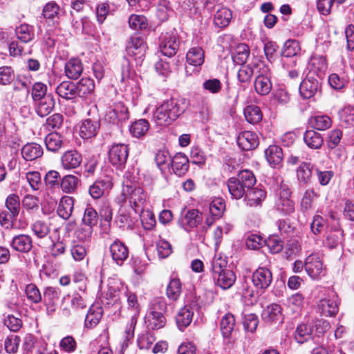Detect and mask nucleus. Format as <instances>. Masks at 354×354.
<instances>
[{"label": "nucleus", "mask_w": 354, "mask_h": 354, "mask_svg": "<svg viewBox=\"0 0 354 354\" xmlns=\"http://www.w3.org/2000/svg\"><path fill=\"white\" fill-rule=\"evenodd\" d=\"M187 106L185 98L167 100L154 111L153 120L160 126L170 124L185 112Z\"/></svg>", "instance_id": "nucleus-1"}, {"label": "nucleus", "mask_w": 354, "mask_h": 354, "mask_svg": "<svg viewBox=\"0 0 354 354\" xmlns=\"http://www.w3.org/2000/svg\"><path fill=\"white\" fill-rule=\"evenodd\" d=\"M147 195L143 189L136 185H126L123 187L120 198V203L129 201L130 207L133 211L139 214L144 208L147 201Z\"/></svg>", "instance_id": "nucleus-2"}, {"label": "nucleus", "mask_w": 354, "mask_h": 354, "mask_svg": "<svg viewBox=\"0 0 354 354\" xmlns=\"http://www.w3.org/2000/svg\"><path fill=\"white\" fill-rule=\"evenodd\" d=\"M328 220V231L326 232L325 244L329 248H335L343 239V231L341 228L339 218L334 212H330Z\"/></svg>", "instance_id": "nucleus-3"}, {"label": "nucleus", "mask_w": 354, "mask_h": 354, "mask_svg": "<svg viewBox=\"0 0 354 354\" xmlns=\"http://www.w3.org/2000/svg\"><path fill=\"white\" fill-rule=\"evenodd\" d=\"M291 194L288 185H281L277 194L275 208L283 215H290L295 212V202L291 199Z\"/></svg>", "instance_id": "nucleus-4"}, {"label": "nucleus", "mask_w": 354, "mask_h": 354, "mask_svg": "<svg viewBox=\"0 0 354 354\" xmlns=\"http://www.w3.org/2000/svg\"><path fill=\"white\" fill-rule=\"evenodd\" d=\"M317 311L326 317H332L338 312V299L337 294L330 290H324L322 298L317 302Z\"/></svg>", "instance_id": "nucleus-5"}, {"label": "nucleus", "mask_w": 354, "mask_h": 354, "mask_svg": "<svg viewBox=\"0 0 354 354\" xmlns=\"http://www.w3.org/2000/svg\"><path fill=\"white\" fill-rule=\"evenodd\" d=\"M129 156V147L124 144H114L109 150V161L117 169L122 171Z\"/></svg>", "instance_id": "nucleus-6"}, {"label": "nucleus", "mask_w": 354, "mask_h": 354, "mask_svg": "<svg viewBox=\"0 0 354 354\" xmlns=\"http://www.w3.org/2000/svg\"><path fill=\"white\" fill-rule=\"evenodd\" d=\"M147 45L140 37H132L126 46L127 55L133 58L137 64L142 63L145 55Z\"/></svg>", "instance_id": "nucleus-7"}, {"label": "nucleus", "mask_w": 354, "mask_h": 354, "mask_svg": "<svg viewBox=\"0 0 354 354\" xmlns=\"http://www.w3.org/2000/svg\"><path fill=\"white\" fill-rule=\"evenodd\" d=\"M129 119L127 108L121 102L110 106L106 112L105 120L113 124L122 125Z\"/></svg>", "instance_id": "nucleus-8"}, {"label": "nucleus", "mask_w": 354, "mask_h": 354, "mask_svg": "<svg viewBox=\"0 0 354 354\" xmlns=\"http://www.w3.org/2000/svg\"><path fill=\"white\" fill-rule=\"evenodd\" d=\"M159 47L163 55L169 57L175 55L179 48V40L176 34L167 32L162 35Z\"/></svg>", "instance_id": "nucleus-9"}, {"label": "nucleus", "mask_w": 354, "mask_h": 354, "mask_svg": "<svg viewBox=\"0 0 354 354\" xmlns=\"http://www.w3.org/2000/svg\"><path fill=\"white\" fill-rule=\"evenodd\" d=\"M304 267L308 274L313 279H318L325 274L322 261L317 254L306 257Z\"/></svg>", "instance_id": "nucleus-10"}, {"label": "nucleus", "mask_w": 354, "mask_h": 354, "mask_svg": "<svg viewBox=\"0 0 354 354\" xmlns=\"http://www.w3.org/2000/svg\"><path fill=\"white\" fill-rule=\"evenodd\" d=\"M252 281L256 288L264 290L270 286L272 281V274L268 268L259 267L253 272Z\"/></svg>", "instance_id": "nucleus-11"}, {"label": "nucleus", "mask_w": 354, "mask_h": 354, "mask_svg": "<svg viewBox=\"0 0 354 354\" xmlns=\"http://www.w3.org/2000/svg\"><path fill=\"white\" fill-rule=\"evenodd\" d=\"M11 248L20 253H28L32 248V240L30 236L20 234L14 236L10 241Z\"/></svg>", "instance_id": "nucleus-12"}, {"label": "nucleus", "mask_w": 354, "mask_h": 354, "mask_svg": "<svg viewBox=\"0 0 354 354\" xmlns=\"http://www.w3.org/2000/svg\"><path fill=\"white\" fill-rule=\"evenodd\" d=\"M236 141L239 147L243 151L254 149L259 145L257 134L250 131H245L239 133Z\"/></svg>", "instance_id": "nucleus-13"}, {"label": "nucleus", "mask_w": 354, "mask_h": 354, "mask_svg": "<svg viewBox=\"0 0 354 354\" xmlns=\"http://www.w3.org/2000/svg\"><path fill=\"white\" fill-rule=\"evenodd\" d=\"M202 214L198 210L192 209L188 210L179 220L180 225L186 230L190 231L196 227L202 221Z\"/></svg>", "instance_id": "nucleus-14"}, {"label": "nucleus", "mask_w": 354, "mask_h": 354, "mask_svg": "<svg viewBox=\"0 0 354 354\" xmlns=\"http://www.w3.org/2000/svg\"><path fill=\"white\" fill-rule=\"evenodd\" d=\"M82 161V156L76 150H68L63 153L61 157L62 167L66 170L77 168Z\"/></svg>", "instance_id": "nucleus-15"}, {"label": "nucleus", "mask_w": 354, "mask_h": 354, "mask_svg": "<svg viewBox=\"0 0 354 354\" xmlns=\"http://www.w3.org/2000/svg\"><path fill=\"white\" fill-rule=\"evenodd\" d=\"M110 252L113 260L118 264L122 265L129 257V249L124 243L115 240L110 245Z\"/></svg>", "instance_id": "nucleus-16"}, {"label": "nucleus", "mask_w": 354, "mask_h": 354, "mask_svg": "<svg viewBox=\"0 0 354 354\" xmlns=\"http://www.w3.org/2000/svg\"><path fill=\"white\" fill-rule=\"evenodd\" d=\"M318 88V81L313 77L308 75L301 82L299 93L304 98L308 99L316 93Z\"/></svg>", "instance_id": "nucleus-17"}, {"label": "nucleus", "mask_w": 354, "mask_h": 354, "mask_svg": "<svg viewBox=\"0 0 354 354\" xmlns=\"http://www.w3.org/2000/svg\"><path fill=\"white\" fill-rule=\"evenodd\" d=\"M247 192L245 196V201L247 205L250 207H256L260 205L266 197V192L264 189L259 187H252L246 189Z\"/></svg>", "instance_id": "nucleus-18"}, {"label": "nucleus", "mask_w": 354, "mask_h": 354, "mask_svg": "<svg viewBox=\"0 0 354 354\" xmlns=\"http://www.w3.org/2000/svg\"><path fill=\"white\" fill-rule=\"evenodd\" d=\"M57 94L66 100H73L77 95L76 84L71 81L61 82L55 89Z\"/></svg>", "instance_id": "nucleus-19"}, {"label": "nucleus", "mask_w": 354, "mask_h": 354, "mask_svg": "<svg viewBox=\"0 0 354 354\" xmlns=\"http://www.w3.org/2000/svg\"><path fill=\"white\" fill-rule=\"evenodd\" d=\"M189 159L183 153H176L171 160V167L174 172L180 176L189 169Z\"/></svg>", "instance_id": "nucleus-20"}, {"label": "nucleus", "mask_w": 354, "mask_h": 354, "mask_svg": "<svg viewBox=\"0 0 354 354\" xmlns=\"http://www.w3.org/2000/svg\"><path fill=\"white\" fill-rule=\"evenodd\" d=\"M80 185V179L75 175L68 174L60 179V188L66 194L75 193Z\"/></svg>", "instance_id": "nucleus-21"}, {"label": "nucleus", "mask_w": 354, "mask_h": 354, "mask_svg": "<svg viewBox=\"0 0 354 354\" xmlns=\"http://www.w3.org/2000/svg\"><path fill=\"white\" fill-rule=\"evenodd\" d=\"M213 278L217 286L224 290L231 288L236 281L234 272L229 269L213 275Z\"/></svg>", "instance_id": "nucleus-22"}, {"label": "nucleus", "mask_w": 354, "mask_h": 354, "mask_svg": "<svg viewBox=\"0 0 354 354\" xmlns=\"http://www.w3.org/2000/svg\"><path fill=\"white\" fill-rule=\"evenodd\" d=\"M36 103V112L40 117L48 115L55 107V100L51 94L38 100Z\"/></svg>", "instance_id": "nucleus-23"}, {"label": "nucleus", "mask_w": 354, "mask_h": 354, "mask_svg": "<svg viewBox=\"0 0 354 354\" xmlns=\"http://www.w3.org/2000/svg\"><path fill=\"white\" fill-rule=\"evenodd\" d=\"M42 147L35 142L27 143L21 149L22 157L27 161L35 160L43 154Z\"/></svg>", "instance_id": "nucleus-24"}, {"label": "nucleus", "mask_w": 354, "mask_h": 354, "mask_svg": "<svg viewBox=\"0 0 354 354\" xmlns=\"http://www.w3.org/2000/svg\"><path fill=\"white\" fill-rule=\"evenodd\" d=\"M100 129V123L91 119L82 121L80 127V136L84 139H88L96 136Z\"/></svg>", "instance_id": "nucleus-25"}, {"label": "nucleus", "mask_w": 354, "mask_h": 354, "mask_svg": "<svg viewBox=\"0 0 354 354\" xmlns=\"http://www.w3.org/2000/svg\"><path fill=\"white\" fill-rule=\"evenodd\" d=\"M73 208V198L69 196H64L59 201L57 212L59 217L64 220H67L71 216Z\"/></svg>", "instance_id": "nucleus-26"}, {"label": "nucleus", "mask_w": 354, "mask_h": 354, "mask_svg": "<svg viewBox=\"0 0 354 354\" xmlns=\"http://www.w3.org/2000/svg\"><path fill=\"white\" fill-rule=\"evenodd\" d=\"M267 161L272 167H280L283 160V151L277 145H270L265 151Z\"/></svg>", "instance_id": "nucleus-27"}, {"label": "nucleus", "mask_w": 354, "mask_h": 354, "mask_svg": "<svg viewBox=\"0 0 354 354\" xmlns=\"http://www.w3.org/2000/svg\"><path fill=\"white\" fill-rule=\"evenodd\" d=\"M79 291H75L71 297V308L75 310L84 309L86 307V286L82 283L78 286Z\"/></svg>", "instance_id": "nucleus-28"}, {"label": "nucleus", "mask_w": 354, "mask_h": 354, "mask_svg": "<svg viewBox=\"0 0 354 354\" xmlns=\"http://www.w3.org/2000/svg\"><path fill=\"white\" fill-rule=\"evenodd\" d=\"M333 124L332 119L327 115H315L309 119L310 126L317 131H326Z\"/></svg>", "instance_id": "nucleus-29"}, {"label": "nucleus", "mask_w": 354, "mask_h": 354, "mask_svg": "<svg viewBox=\"0 0 354 354\" xmlns=\"http://www.w3.org/2000/svg\"><path fill=\"white\" fill-rule=\"evenodd\" d=\"M304 141L310 149H318L324 143L322 136L315 129L307 130L304 134Z\"/></svg>", "instance_id": "nucleus-30"}, {"label": "nucleus", "mask_w": 354, "mask_h": 354, "mask_svg": "<svg viewBox=\"0 0 354 354\" xmlns=\"http://www.w3.org/2000/svg\"><path fill=\"white\" fill-rule=\"evenodd\" d=\"M102 314L103 310L100 306H91L88 309L85 318V326L87 328H93L95 327L102 319Z\"/></svg>", "instance_id": "nucleus-31"}, {"label": "nucleus", "mask_w": 354, "mask_h": 354, "mask_svg": "<svg viewBox=\"0 0 354 354\" xmlns=\"http://www.w3.org/2000/svg\"><path fill=\"white\" fill-rule=\"evenodd\" d=\"M194 313L187 306L180 308L176 316V322L178 328L183 330L189 326L192 321Z\"/></svg>", "instance_id": "nucleus-32"}, {"label": "nucleus", "mask_w": 354, "mask_h": 354, "mask_svg": "<svg viewBox=\"0 0 354 354\" xmlns=\"http://www.w3.org/2000/svg\"><path fill=\"white\" fill-rule=\"evenodd\" d=\"M204 51L201 47H192L187 53L186 60L190 65L200 66L204 63Z\"/></svg>", "instance_id": "nucleus-33"}, {"label": "nucleus", "mask_w": 354, "mask_h": 354, "mask_svg": "<svg viewBox=\"0 0 354 354\" xmlns=\"http://www.w3.org/2000/svg\"><path fill=\"white\" fill-rule=\"evenodd\" d=\"M149 326L152 330H158L163 328L166 324V318L162 312H158L154 307L147 316Z\"/></svg>", "instance_id": "nucleus-34"}, {"label": "nucleus", "mask_w": 354, "mask_h": 354, "mask_svg": "<svg viewBox=\"0 0 354 354\" xmlns=\"http://www.w3.org/2000/svg\"><path fill=\"white\" fill-rule=\"evenodd\" d=\"M171 160V156L167 150H159L155 156L156 163L162 173L169 171Z\"/></svg>", "instance_id": "nucleus-35"}, {"label": "nucleus", "mask_w": 354, "mask_h": 354, "mask_svg": "<svg viewBox=\"0 0 354 354\" xmlns=\"http://www.w3.org/2000/svg\"><path fill=\"white\" fill-rule=\"evenodd\" d=\"M83 71L82 63L78 59H71L66 64L65 73L66 76L72 80L80 77Z\"/></svg>", "instance_id": "nucleus-36"}, {"label": "nucleus", "mask_w": 354, "mask_h": 354, "mask_svg": "<svg viewBox=\"0 0 354 354\" xmlns=\"http://www.w3.org/2000/svg\"><path fill=\"white\" fill-rule=\"evenodd\" d=\"M112 183L110 180H97L89 187V194L94 199L100 198L104 192L111 189Z\"/></svg>", "instance_id": "nucleus-37"}, {"label": "nucleus", "mask_w": 354, "mask_h": 354, "mask_svg": "<svg viewBox=\"0 0 354 354\" xmlns=\"http://www.w3.org/2000/svg\"><path fill=\"white\" fill-rule=\"evenodd\" d=\"M232 18V11L230 9L223 7L216 12L214 21L216 26L219 28H225L229 25Z\"/></svg>", "instance_id": "nucleus-38"}, {"label": "nucleus", "mask_w": 354, "mask_h": 354, "mask_svg": "<svg viewBox=\"0 0 354 354\" xmlns=\"http://www.w3.org/2000/svg\"><path fill=\"white\" fill-rule=\"evenodd\" d=\"M229 192L232 197L235 199H240L245 196L247 192L246 188L234 177L230 178L227 183Z\"/></svg>", "instance_id": "nucleus-39"}, {"label": "nucleus", "mask_w": 354, "mask_h": 354, "mask_svg": "<svg viewBox=\"0 0 354 354\" xmlns=\"http://www.w3.org/2000/svg\"><path fill=\"white\" fill-rule=\"evenodd\" d=\"M254 86L256 92L261 95H268L272 90L270 80L262 75L256 77Z\"/></svg>", "instance_id": "nucleus-40"}, {"label": "nucleus", "mask_w": 354, "mask_h": 354, "mask_svg": "<svg viewBox=\"0 0 354 354\" xmlns=\"http://www.w3.org/2000/svg\"><path fill=\"white\" fill-rule=\"evenodd\" d=\"M281 317V308L277 304H272L268 306L262 313L263 320L270 323L279 320Z\"/></svg>", "instance_id": "nucleus-41"}, {"label": "nucleus", "mask_w": 354, "mask_h": 354, "mask_svg": "<svg viewBox=\"0 0 354 354\" xmlns=\"http://www.w3.org/2000/svg\"><path fill=\"white\" fill-rule=\"evenodd\" d=\"M17 38L23 43L31 41L35 38L34 27L28 24H21L15 30Z\"/></svg>", "instance_id": "nucleus-42"}, {"label": "nucleus", "mask_w": 354, "mask_h": 354, "mask_svg": "<svg viewBox=\"0 0 354 354\" xmlns=\"http://www.w3.org/2000/svg\"><path fill=\"white\" fill-rule=\"evenodd\" d=\"M304 297L300 293L292 295L287 299V309L292 315H299L304 304Z\"/></svg>", "instance_id": "nucleus-43"}, {"label": "nucleus", "mask_w": 354, "mask_h": 354, "mask_svg": "<svg viewBox=\"0 0 354 354\" xmlns=\"http://www.w3.org/2000/svg\"><path fill=\"white\" fill-rule=\"evenodd\" d=\"M235 319L232 314L227 313L221 319L220 328L222 335L225 338H228L234 328Z\"/></svg>", "instance_id": "nucleus-44"}, {"label": "nucleus", "mask_w": 354, "mask_h": 354, "mask_svg": "<svg viewBox=\"0 0 354 354\" xmlns=\"http://www.w3.org/2000/svg\"><path fill=\"white\" fill-rule=\"evenodd\" d=\"M245 120L250 124H257L262 120L260 108L256 105L247 106L243 111Z\"/></svg>", "instance_id": "nucleus-45"}, {"label": "nucleus", "mask_w": 354, "mask_h": 354, "mask_svg": "<svg viewBox=\"0 0 354 354\" xmlns=\"http://www.w3.org/2000/svg\"><path fill=\"white\" fill-rule=\"evenodd\" d=\"M59 6L54 1L47 3L43 8L42 15L44 19L53 21V23L59 19Z\"/></svg>", "instance_id": "nucleus-46"}, {"label": "nucleus", "mask_w": 354, "mask_h": 354, "mask_svg": "<svg viewBox=\"0 0 354 354\" xmlns=\"http://www.w3.org/2000/svg\"><path fill=\"white\" fill-rule=\"evenodd\" d=\"M149 124L147 120L140 119L133 122L130 127L129 131L133 137L141 138L144 136L149 131Z\"/></svg>", "instance_id": "nucleus-47"}, {"label": "nucleus", "mask_w": 354, "mask_h": 354, "mask_svg": "<svg viewBox=\"0 0 354 354\" xmlns=\"http://www.w3.org/2000/svg\"><path fill=\"white\" fill-rule=\"evenodd\" d=\"M313 166L308 162H302L297 169V176L300 184H308L312 177Z\"/></svg>", "instance_id": "nucleus-48"}, {"label": "nucleus", "mask_w": 354, "mask_h": 354, "mask_svg": "<svg viewBox=\"0 0 354 354\" xmlns=\"http://www.w3.org/2000/svg\"><path fill=\"white\" fill-rule=\"evenodd\" d=\"M182 292V284L179 279H171L167 285L166 294L167 297L172 301L178 299Z\"/></svg>", "instance_id": "nucleus-49"}, {"label": "nucleus", "mask_w": 354, "mask_h": 354, "mask_svg": "<svg viewBox=\"0 0 354 354\" xmlns=\"http://www.w3.org/2000/svg\"><path fill=\"white\" fill-rule=\"evenodd\" d=\"M45 144L48 150L53 152L57 151L62 147V138L57 132L50 133L46 137Z\"/></svg>", "instance_id": "nucleus-50"}, {"label": "nucleus", "mask_w": 354, "mask_h": 354, "mask_svg": "<svg viewBox=\"0 0 354 354\" xmlns=\"http://www.w3.org/2000/svg\"><path fill=\"white\" fill-rule=\"evenodd\" d=\"M98 214L97 211L90 205H86L84 210L81 222L84 225L95 227L98 223Z\"/></svg>", "instance_id": "nucleus-51"}, {"label": "nucleus", "mask_w": 354, "mask_h": 354, "mask_svg": "<svg viewBox=\"0 0 354 354\" xmlns=\"http://www.w3.org/2000/svg\"><path fill=\"white\" fill-rule=\"evenodd\" d=\"M76 84L77 95L84 97L91 94L95 88L93 80L88 77L82 78Z\"/></svg>", "instance_id": "nucleus-52"}, {"label": "nucleus", "mask_w": 354, "mask_h": 354, "mask_svg": "<svg viewBox=\"0 0 354 354\" xmlns=\"http://www.w3.org/2000/svg\"><path fill=\"white\" fill-rule=\"evenodd\" d=\"M61 290L57 287L48 286L44 289V301L48 305H53L60 297Z\"/></svg>", "instance_id": "nucleus-53"}, {"label": "nucleus", "mask_w": 354, "mask_h": 354, "mask_svg": "<svg viewBox=\"0 0 354 354\" xmlns=\"http://www.w3.org/2000/svg\"><path fill=\"white\" fill-rule=\"evenodd\" d=\"M6 207L12 214L14 218L19 215L20 212V198L15 194H10L6 200Z\"/></svg>", "instance_id": "nucleus-54"}, {"label": "nucleus", "mask_w": 354, "mask_h": 354, "mask_svg": "<svg viewBox=\"0 0 354 354\" xmlns=\"http://www.w3.org/2000/svg\"><path fill=\"white\" fill-rule=\"evenodd\" d=\"M59 348L65 353L72 354L77 351V343L73 336L67 335L60 340Z\"/></svg>", "instance_id": "nucleus-55"}, {"label": "nucleus", "mask_w": 354, "mask_h": 354, "mask_svg": "<svg viewBox=\"0 0 354 354\" xmlns=\"http://www.w3.org/2000/svg\"><path fill=\"white\" fill-rule=\"evenodd\" d=\"M236 178L246 189L254 187L257 181L253 173L248 169L241 171Z\"/></svg>", "instance_id": "nucleus-56"}, {"label": "nucleus", "mask_w": 354, "mask_h": 354, "mask_svg": "<svg viewBox=\"0 0 354 354\" xmlns=\"http://www.w3.org/2000/svg\"><path fill=\"white\" fill-rule=\"evenodd\" d=\"M301 50L300 45L298 41L295 39H288L283 45L282 55L286 57L297 56Z\"/></svg>", "instance_id": "nucleus-57"}, {"label": "nucleus", "mask_w": 354, "mask_h": 354, "mask_svg": "<svg viewBox=\"0 0 354 354\" xmlns=\"http://www.w3.org/2000/svg\"><path fill=\"white\" fill-rule=\"evenodd\" d=\"M250 55L248 47L245 44H241L237 46L235 52L232 55V59L236 64L243 65Z\"/></svg>", "instance_id": "nucleus-58"}, {"label": "nucleus", "mask_w": 354, "mask_h": 354, "mask_svg": "<svg viewBox=\"0 0 354 354\" xmlns=\"http://www.w3.org/2000/svg\"><path fill=\"white\" fill-rule=\"evenodd\" d=\"M127 302L129 308L132 310V315L131 318V326L136 325L137 317L139 314V304L138 302L137 296L134 293L127 292Z\"/></svg>", "instance_id": "nucleus-59"}, {"label": "nucleus", "mask_w": 354, "mask_h": 354, "mask_svg": "<svg viewBox=\"0 0 354 354\" xmlns=\"http://www.w3.org/2000/svg\"><path fill=\"white\" fill-rule=\"evenodd\" d=\"M225 209V204L224 201L220 198L214 199L208 205L209 214L214 218H220L223 215Z\"/></svg>", "instance_id": "nucleus-60"}, {"label": "nucleus", "mask_w": 354, "mask_h": 354, "mask_svg": "<svg viewBox=\"0 0 354 354\" xmlns=\"http://www.w3.org/2000/svg\"><path fill=\"white\" fill-rule=\"evenodd\" d=\"M341 122L346 127H354V108L345 106L339 111Z\"/></svg>", "instance_id": "nucleus-61"}, {"label": "nucleus", "mask_w": 354, "mask_h": 354, "mask_svg": "<svg viewBox=\"0 0 354 354\" xmlns=\"http://www.w3.org/2000/svg\"><path fill=\"white\" fill-rule=\"evenodd\" d=\"M312 331L310 326L306 324H300L295 331V339L297 342L302 344L310 338Z\"/></svg>", "instance_id": "nucleus-62"}, {"label": "nucleus", "mask_w": 354, "mask_h": 354, "mask_svg": "<svg viewBox=\"0 0 354 354\" xmlns=\"http://www.w3.org/2000/svg\"><path fill=\"white\" fill-rule=\"evenodd\" d=\"M93 227L84 225L82 222L75 232V236L81 241H90L93 232Z\"/></svg>", "instance_id": "nucleus-63"}, {"label": "nucleus", "mask_w": 354, "mask_h": 354, "mask_svg": "<svg viewBox=\"0 0 354 354\" xmlns=\"http://www.w3.org/2000/svg\"><path fill=\"white\" fill-rule=\"evenodd\" d=\"M25 292L28 299L34 304H39L42 301V296L39 288L33 283L26 286Z\"/></svg>", "instance_id": "nucleus-64"}]
</instances>
